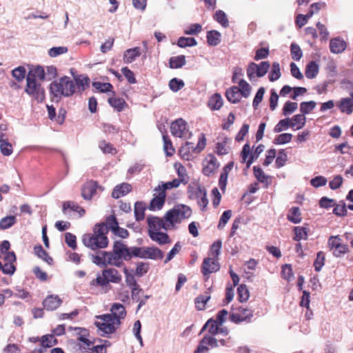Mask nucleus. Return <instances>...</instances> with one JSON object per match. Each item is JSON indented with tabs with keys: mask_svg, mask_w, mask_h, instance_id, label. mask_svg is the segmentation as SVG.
Returning a JSON list of instances; mask_svg holds the SVG:
<instances>
[{
	"mask_svg": "<svg viewBox=\"0 0 353 353\" xmlns=\"http://www.w3.org/2000/svg\"><path fill=\"white\" fill-rule=\"evenodd\" d=\"M214 19L219 23L223 27L227 28L229 26L228 19L226 14L223 10H217L214 16Z\"/></svg>",
	"mask_w": 353,
	"mask_h": 353,
	"instance_id": "a18cd8bd",
	"label": "nucleus"
},
{
	"mask_svg": "<svg viewBox=\"0 0 353 353\" xmlns=\"http://www.w3.org/2000/svg\"><path fill=\"white\" fill-rule=\"evenodd\" d=\"M325 256L323 252H319L316 254V258L314 263V270L316 272H320L322 267L324 265Z\"/></svg>",
	"mask_w": 353,
	"mask_h": 353,
	"instance_id": "338daca9",
	"label": "nucleus"
},
{
	"mask_svg": "<svg viewBox=\"0 0 353 353\" xmlns=\"http://www.w3.org/2000/svg\"><path fill=\"white\" fill-rule=\"evenodd\" d=\"M99 148L104 154H116L117 150L113 145L105 140H102L99 143Z\"/></svg>",
	"mask_w": 353,
	"mask_h": 353,
	"instance_id": "6e6d98bb",
	"label": "nucleus"
},
{
	"mask_svg": "<svg viewBox=\"0 0 353 353\" xmlns=\"http://www.w3.org/2000/svg\"><path fill=\"white\" fill-rule=\"evenodd\" d=\"M319 66L316 61H312L307 64L305 68V76L307 79H312L316 77L319 73Z\"/></svg>",
	"mask_w": 353,
	"mask_h": 353,
	"instance_id": "bb28decb",
	"label": "nucleus"
},
{
	"mask_svg": "<svg viewBox=\"0 0 353 353\" xmlns=\"http://www.w3.org/2000/svg\"><path fill=\"white\" fill-rule=\"evenodd\" d=\"M210 296L208 294L199 296L195 299L196 307L199 310H203L205 308V304L210 300Z\"/></svg>",
	"mask_w": 353,
	"mask_h": 353,
	"instance_id": "680f3d73",
	"label": "nucleus"
},
{
	"mask_svg": "<svg viewBox=\"0 0 353 353\" xmlns=\"http://www.w3.org/2000/svg\"><path fill=\"white\" fill-rule=\"evenodd\" d=\"M103 274L106 276L108 283H118L121 281V275L114 268H108L103 270Z\"/></svg>",
	"mask_w": 353,
	"mask_h": 353,
	"instance_id": "5701e85b",
	"label": "nucleus"
},
{
	"mask_svg": "<svg viewBox=\"0 0 353 353\" xmlns=\"http://www.w3.org/2000/svg\"><path fill=\"white\" fill-rule=\"evenodd\" d=\"M108 103L118 112L122 111L123 107L126 105L125 101L122 98L110 97Z\"/></svg>",
	"mask_w": 353,
	"mask_h": 353,
	"instance_id": "ea45409f",
	"label": "nucleus"
},
{
	"mask_svg": "<svg viewBox=\"0 0 353 353\" xmlns=\"http://www.w3.org/2000/svg\"><path fill=\"white\" fill-rule=\"evenodd\" d=\"M166 194L163 192L154 191L153 198L150 201L149 209L150 210H161L165 201Z\"/></svg>",
	"mask_w": 353,
	"mask_h": 353,
	"instance_id": "f3484780",
	"label": "nucleus"
},
{
	"mask_svg": "<svg viewBox=\"0 0 353 353\" xmlns=\"http://www.w3.org/2000/svg\"><path fill=\"white\" fill-rule=\"evenodd\" d=\"M101 321H96L94 325L100 331L101 336L112 334L116 330V325H119L121 321L112 314H103L97 317Z\"/></svg>",
	"mask_w": 353,
	"mask_h": 353,
	"instance_id": "39448f33",
	"label": "nucleus"
},
{
	"mask_svg": "<svg viewBox=\"0 0 353 353\" xmlns=\"http://www.w3.org/2000/svg\"><path fill=\"white\" fill-rule=\"evenodd\" d=\"M218 167L219 164L217 163L216 159L212 157L208 162L207 165L203 168V172L205 175L209 176L212 174Z\"/></svg>",
	"mask_w": 353,
	"mask_h": 353,
	"instance_id": "4c0bfd02",
	"label": "nucleus"
},
{
	"mask_svg": "<svg viewBox=\"0 0 353 353\" xmlns=\"http://www.w3.org/2000/svg\"><path fill=\"white\" fill-rule=\"evenodd\" d=\"M90 285L92 286L99 285L105 289L109 287L108 281L103 274L101 275L99 274L95 279H93L90 282Z\"/></svg>",
	"mask_w": 353,
	"mask_h": 353,
	"instance_id": "603ef678",
	"label": "nucleus"
},
{
	"mask_svg": "<svg viewBox=\"0 0 353 353\" xmlns=\"http://www.w3.org/2000/svg\"><path fill=\"white\" fill-rule=\"evenodd\" d=\"M298 108V104L295 102L288 101L285 103L283 108V114L286 116L294 112Z\"/></svg>",
	"mask_w": 353,
	"mask_h": 353,
	"instance_id": "774afa93",
	"label": "nucleus"
},
{
	"mask_svg": "<svg viewBox=\"0 0 353 353\" xmlns=\"http://www.w3.org/2000/svg\"><path fill=\"white\" fill-rule=\"evenodd\" d=\"M188 197L192 200H196L201 210H203L208 204L207 191L204 186L194 183L188 188Z\"/></svg>",
	"mask_w": 353,
	"mask_h": 353,
	"instance_id": "423d86ee",
	"label": "nucleus"
},
{
	"mask_svg": "<svg viewBox=\"0 0 353 353\" xmlns=\"http://www.w3.org/2000/svg\"><path fill=\"white\" fill-rule=\"evenodd\" d=\"M185 57L184 55L172 57L170 59V67L171 68H179L185 65Z\"/></svg>",
	"mask_w": 353,
	"mask_h": 353,
	"instance_id": "e433bc0d",
	"label": "nucleus"
},
{
	"mask_svg": "<svg viewBox=\"0 0 353 353\" xmlns=\"http://www.w3.org/2000/svg\"><path fill=\"white\" fill-rule=\"evenodd\" d=\"M170 131L173 136L183 139H190L192 135L188 128V123L183 119H178L173 121L170 125Z\"/></svg>",
	"mask_w": 353,
	"mask_h": 353,
	"instance_id": "6e6552de",
	"label": "nucleus"
},
{
	"mask_svg": "<svg viewBox=\"0 0 353 353\" xmlns=\"http://www.w3.org/2000/svg\"><path fill=\"white\" fill-rule=\"evenodd\" d=\"M11 74L18 82H21L26 76V70L24 66L20 65L13 69Z\"/></svg>",
	"mask_w": 353,
	"mask_h": 353,
	"instance_id": "c9c22d12",
	"label": "nucleus"
},
{
	"mask_svg": "<svg viewBox=\"0 0 353 353\" xmlns=\"http://www.w3.org/2000/svg\"><path fill=\"white\" fill-rule=\"evenodd\" d=\"M219 324L217 321L212 319H210L201 329V332L204 331L208 327H209L208 332L212 336L216 335L219 332Z\"/></svg>",
	"mask_w": 353,
	"mask_h": 353,
	"instance_id": "473e14b6",
	"label": "nucleus"
},
{
	"mask_svg": "<svg viewBox=\"0 0 353 353\" xmlns=\"http://www.w3.org/2000/svg\"><path fill=\"white\" fill-rule=\"evenodd\" d=\"M328 245L333 254L337 257L341 256L348 250L347 245L342 243L341 239L338 236H330L328 240Z\"/></svg>",
	"mask_w": 353,
	"mask_h": 353,
	"instance_id": "9b49d317",
	"label": "nucleus"
},
{
	"mask_svg": "<svg viewBox=\"0 0 353 353\" xmlns=\"http://www.w3.org/2000/svg\"><path fill=\"white\" fill-rule=\"evenodd\" d=\"M68 51V48L65 46L53 47L48 50V55L50 57H56L59 55L67 53Z\"/></svg>",
	"mask_w": 353,
	"mask_h": 353,
	"instance_id": "0e129e2a",
	"label": "nucleus"
},
{
	"mask_svg": "<svg viewBox=\"0 0 353 353\" xmlns=\"http://www.w3.org/2000/svg\"><path fill=\"white\" fill-rule=\"evenodd\" d=\"M346 48V43L344 40L339 38H334L330 40V51L335 54L343 52Z\"/></svg>",
	"mask_w": 353,
	"mask_h": 353,
	"instance_id": "aec40b11",
	"label": "nucleus"
},
{
	"mask_svg": "<svg viewBox=\"0 0 353 353\" xmlns=\"http://www.w3.org/2000/svg\"><path fill=\"white\" fill-rule=\"evenodd\" d=\"M238 83L241 96L245 98L248 97L251 92V86L250 84L243 79H240Z\"/></svg>",
	"mask_w": 353,
	"mask_h": 353,
	"instance_id": "49530a36",
	"label": "nucleus"
},
{
	"mask_svg": "<svg viewBox=\"0 0 353 353\" xmlns=\"http://www.w3.org/2000/svg\"><path fill=\"white\" fill-rule=\"evenodd\" d=\"M206 143V139L205 137L204 134H201V137L199 139V142L196 147L194 146V143H192V145H190V151L193 152L194 153H199L201 152L205 148Z\"/></svg>",
	"mask_w": 353,
	"mask_h": 353,
	"instance_id": "09e8293b",
	"label": "nucleus"
},
{
	"mask_svg": "<svg viewBox=\"0 0 353 353\" xmlns=\"http://www.w3.org/2000/svg\"><path fill=\"white\" fill-rule=\"evenodd\" d=\"M17 222V218L14 215L7 216L0 221V230H4L13 226Z\"/></svg>",
	"mask_w": 353,
	"mask_h": 353,
	"instance_id": "f704fd0d",
	"label": "nucleus"
},
{
	"mask_svg": "<svg viewBox=\"0 0 353 353\" xmlns=\"http://www.w3.org/2000/svg\"><path fill=\"white\" fill-rule=\"evenodd\" d=\"M104 266L121 267L123 261H130V248L121 240L114 242L112 251H103Z\"/></svg>",
	"mask_w": 353,
	"mask_h": 353,
	"instance_id": "f257e3e1",
	"label": "nucleus"
},
{
	"mask_svg": "<svg viewBox=\"0 0 353 353\" xmlns=\"http://www.w3.org/2000/svg\"><path fill=\"white\" fill-rule=\"evenodd\" d=\"M74 82L77 93L81 94L87 88L89 87L90 80L87 75L79 74L74 75Z\"/></svg>",
	"mask_w": 353,
	"mask_h": 353,
	"instance_id": "dca6fc26",
	"label": "nucleus"
},
{
	"mask_svg": "<svg viewBox=\"0 0 353 353\" xmlns=\"http://www.w3.org/2000/svg\"><path fill=\"white\" fill-rule=\"evenodd\" d=\"M264 148L265 146L263 144H260L256 147L255 150L252 153H251L250 157L247 161V168H250V166L252 165L254 161L256 159L259 157V155L263 152Z\"/></svg>",
	"mask_w": 353,
	"mask_h": 353,
	"instance_id": "864d4df0",
	"label": "nucleus"
},
{
	"mask_svg": "<svg viewBox=\"0 0 353 353\" xmlns=\"http://www.w3.org/2000/svg\"><path fill=\"white\" fill-rule=\"evenodd\" d=\"M97 189L103 190V188L98 185L97 181H88L81 188V196L85 200H91L96 194Z\"/></svg>",
	"mask_w": 353,
	"mask_h": 353,
	"instance_id": "ddd939ff",
	"label": "nucleus"
},
{
	"mask_svg": "<svg viewBox=\"0 0 353 353\" xmlns=\"http://www.w3.org/2000/svg\"><path fill=\"white\" fill-rule=\"evenodd\" d=\"M281 76L280 65L278 62H274L269 74V80L272 82L278 80Z\"/></svg>",
	"mask_w": 353,
	"mask_h": 353,
	"instance_id": "58836bf2",
	"label": "nucleus"
},
{
	"mask_svg": "<svg viewBox=\"0 0 353 353\" xmlns=\"http://www.w3.org/2000/svg\"><path fill=\"white\" fill-rule=\"evenodd\" d=\"M316 103L314 101H304L300 104V111L305 116L315 108Z\"/></svg>",
	"mask_w": 353,
	"mask_h": 353,
	"instance_id": "3c124183",
	"label": "nucleus"
},
{
	"mask_svg": "<svg viewBox=\"0 0 353 353\" xmlns=\"http://www.w3.org/2000/svg\"><path fill=\"white\" fill-rule=\"evenodd\" d=\"M62 303V300L58 295H49L43 301V305L47 310H55Z\"/></svg>",
	"mask_w": 353,
	"mask_h": 353,
	"instance_id": "a211bd4d",
	"label": "nucleus"
},
{
	"mask_svg": "<svg viewBox=\"0 0 353 353\" xmlns=\"http://www.w3.org/2000/svg\"><path fill=\"white\" fill-rule=\"evenodd\" d=\"M292 138V134L290 133H283L277 136L274 140V143L277 145H281L289 143Z\"/></svg>",
	"mask_w": 353,
	"mask_h": 353,
	"instance_id": "e2e57ef3",
	"label": "nucleus"
},
{
	"mask_svg": "<svg viewBox=\"0 0 353 353\" xmlns=\"http://www.w3.org/2000/svg\"><path fill=\"white\" fill-rule=\"evenodd\" d=\"M68 208L71 209L72 211L78 212L81 216H83L85 212L84 209L73 201H67L63 203V211L65 212Z\"/></svg>",
	"mask_w": 353,
	"mask_h": 353,
	"instance_id": "8fccbe9b",
	"label": "nucleus"
},
{
	"mask_svg": "<svg viewBox=\"0 0 353 353\" xmlns=\"http://www.w3.org/2000/svg\"><path fill=\"white\" fill-rule=\"evenodd\" d=\"M192 214L191 208L183 204L176 205L165 214V219L169 221L172 230L176 228V224L182 220L189 218Z\"/></svg>",
	"mask_w": 353,
	"mask_h": 353,
	"instance_id": "7ed1b4c3",
	"label": "nucleus"
},
{
	"mask_svg": "<svg viewBox=\"0 0 353 353\" xmlns=\"http://www.w3.org/2000/svg\"><path fill=\"white\" fill-rule=\"evenodd\" d=\"M305 119L303 114H296L290 121V127L296 130L301 129L305 124Z\"/></svg>",
	"mask_w": 353,
	"mask_h": 353,
	"instance_id": "7c9ffc66",
	"label": "nucleus"
},
{
	"mask_svg": "<svg viewBox=\"0 0 353 353\" xmlns=\"http://www.w3.org/2000/svg\"><path fill=\"white\" fill-rule=\"evenodd\" d=\"M288 219L294 223H299L301 222V213L298 207H293L290 210L288 214Z\"/></svg>",
	"mask_w": 353,
	"mask_h": 353,
	"instance_id": "a19ab883",
	"label": "nucleus"
},
{
	"mask_svg": "<svg viewBox=\"0 0 353 353\" xmlns=\"http://www.w3.org/2000/svg\"><path fill=\"white\" fill-rule=\"evenodd\" d=\"M0 150L3 155L10 156L12 153V145L6 140H0Z\"/></svg>",
	"mask_w": 353,
	"mask_h": 353,
	"instance_id": "052dcab7",
	"label": "nucleus"
},
{
	"mask_svg": "<svg viewBox=\"0 0 353 353\" xmlns=\"http://www.w3.org/2000/svg\"><path fill=\"white\" fill-rule=\"evenodd\" d=\"M294 231L295 236L293 238L294 241L306 240L307 239V230L305 227H294Z\"/></svg>",
	"mask_w": 353,
	"mask_h": 353,
	"instance_id": "79ce46f5",
	"label": "nucleus"
},
{
	"mask_svg": "<svg viewBox=\"0 0 353 353\" xmlns=\"http://www.w3.org/2000/svg\"><path fill=\"white\" fill-rule=\"evenodd\" d=\"M26 79H30L33 81L38 79L43 81L46 79V72L44 68L40 65L32 67L27 74Z\"/></svg>",
	"mask_w": 353,
	"mask_h": 353,
	"instance_id": "6ab92c4d",
	"label": "nucleus"
},
{
	"mask_svg": "<svg viewBox=\"0 0 353 353\" xmlns=\"http://www.w3.org/2000/svg\"><path fill=\"white\" fill-rule=\"evenodd\" d=\"M83 243L85 246L92 250L105 248L108 245V239L107 236H99L94 234H85L83 236Z\"/></svg>",
	"mask_w": 353,
	"mask_h": 353,
	"instance_id": "0eeeda50",
	"label": "nucleus"
},
{
	"mask_svg": "<svg viewBox=\"0 0 353 353\" xmlns=\"http://www.w3.org/2000/svg\"><path fill=\"white\" fill-rule=\"evenodd\" d=\"M222 247V241L219 239L214 241L210 246V256L211 258L217 259L221 253V249Z\"/></svg>",
	"mask_w": 353,
	"mask_h": 353,
	"instance_id": "c03bdc74",
	"label": "nucleus"
},
{
	"mask_svg": "<svg viewBox=\"0 0 353 353\" xmlns=\"http://www.w3.org/2000/svg\"><path fill=\"white\" fill-rule=\"evenodd\" d=\"M353 107V101L350 98H343L341 100L339 104V108L342 112H345L348 114L352 112V108Z\"/></svg>",
	"mask_w": 353,
	"mask_h": 353,
	"instance_id": "72a5a7b5",
	"label": "nucleus"
},
{
	"mask_svg": "<svg viewBox=\"0 0 353 353\" xmlns=\"http://www.w3.org/2000/svg\"><path fill=\"white\" fill-rule=\"evenodd\" d=\"M190 145H192V142L186 141L185 143V144L183 145L179 150V153L180 156L183 159H185L187 161H190L192 157V155L191 154V152L190 151Z\"/></svg>",
	"mask_w": 353,
	"mask_h": 353,
	"instance_id": "37998d69",
	"label": "nucleus"
},
{
	"mask_svg": "<svg viewBox=\"0 0 353 353\" xmlns=\"http://www.w3.org/2000/svg\"><path fill=\"white\" fill-rule=\"evenodd\" d=\"M150 238L159 243V245H164L171 242L168 234L165 232H155L149 234Z\"/></svg>",
	"mask_w": 353,
	"mask_h": 353,
	"instance_id": "b1692460",
	"label": "nucleus"
},
{
	"mask_svg": "<svg viewBox=\"0 0 353 353\" xmlns=\"http://www.w3.org/2000/svg\"><path fill=\"white\" fill-rule=\"evenodd\" d=\"M130 260L132 257H139L141 259H162L163 252L156 247H130Z\"/></svg>",
	"mask_w": 353,
	"mask_h": 353,
	"instance_id": "20e7f679",
	"label": "nucleus"
},
{
	"mask_svg": "<svg viewBox=\"0 0 353 353\" xmlns=\"http://www.w3.org/2000/svg\"><path fill=\"white\" fill-rule=\"evenodd\" d=\"M163 148L167 156H172L175 150L172 147V142L167 134H163Z\"/></svg>",
	"mask_w": 353,
	"mask_h": 353,
	"instance_id": "13d9d810",
	"label": "nucleus"
},
{
	"mask_svg": "<svg viewBox=\"0 0 353 353\" xmlns=\"http://www.w3.org/2000/svg\"><path fill=\"white\" fill-rule=\"evenodd\" d=\"M225 96L227 99L232 103H236L240 101L241 97H242L238 86H232L225 92Z\"/></svg>",
	"mask_w": 353,
	"mask_h": 353,
	"instance_id": "4be33fe9",
	"label": "nucleus"
},
{
	"mask_svg": "<svg viewBox=\"0 0 353 353\" xmlns=\"http://www.w3.org/2000/svg\"><path fill=\"white\" fill-rule=\"evenodd\" d=\"M223 104V99L220 94H214L209 99L208 105L212 110H219Z\"/></svg>",
	"mask_w": 353,
	"mask_h": 353,
	"instance_id": "393cba45",
	"label": "nucleus"
},
{
	"mask_svg": "<svg viewBox=\"0 0 353 353\" xmlns=\"http://www.w3.org/2000/svg\"><path fill=\"white\" fill-rule=\"evenodd\" d=\"M74 329L75 330H80L81 333H83L77 338V340L79 342L78 345L80 352L83 353L87 352L88 350H91L93 343L86 339L85 333L87 332V330L80 327H74Z\"/></svg>",
	"mask_w": 353,
	"mask_h": 353,
	"instance_id": "2eb2a0df",
	"label": "nucleus"
},
{
	"mask_svg": "<svg viewBox=\"0 0 353 353\" xmlns=\"http://www.w3.org/2000/svg\"><path fill=\"white\" fill-rule=\"evenodd\" d=\"M25 92L37 101L41 102L45 99L44 90L36 81L26 79Z\"/></svg>",
	"mask_w": 353,
	"mask_h": 353,
	"instance_id": "9d476101",
	"label": "nucleus"
},
{
	"mask_svg": "<svg viewBox=\"0 0 353 353\" xmlns=\"http://www.w3.org/2000/svg\"><path fill=\"white\" fill-rule=\"evenodd\" d=\"M50 91L57 98L69 97L76 93L75 84L70 77L64 76L50 83Z\"/></svg>",
	"mask_w": 353,
	"mask_h": 353,
	"instance_id": "f03ea898",
	"label": "nucleus"
},
{
	"mask_svg": "<svg viewBox=\"0 0 353 353\" xmlns=\"http://www.w3.org/2000/svg\"><path fill=\"white\" fill-rule=\"evenodd\" d=\"M177 45L181 48L192 47L197 45L196 39L193 37H183L179 39Z\"/></svg>",
	"mask_w": 353,
	"mask_h": 353,
	"instance_id": "de8ad7c7",
	"label": "nucleus"
},
{
	"mask_svg": "<svg viewBox=\"0 0 353 353\" xmlns=\"http://www.w3.org/2000/svg\"><path fill=\"white\" fill-rule=\"evenodd\" d=\"M252 312L247 308L239 307L232 312L229 316L230 320L235 323H240L252 317Z\"/></svg>",
	"mask_w": 353,
	"mask_h": 353,
	"instance_id": "f8f14e48",
	"label": "nucleus"
},
{
	"mask_svg": "<svg viewBox=\"0 0 353 353\" xmlns=\"http://www.w3.org/2000/svg\"><path fill=\"white\" fill-rule=\"evenodd\" d=\"M112 315L118 318L120 321L121 319H124L126 315L125 307L121 303H114L110 309Z\"/></svg>",
	"mask_w": 353,
	"mask_h": 353,
	"instance_id": "c756f323",
	"label": "nucleus"
},
{
	"mask_svg": "<svg viewBox=\"0 0 353 353\" xmlns=\"http://www.w3.org/2000/svg\"><path fill=\"white\" fill-rule=\"evenodd\" d=\"M219 268L220 265L217 262V259L208 257L203 261L201 271L204 275H208L217 272Z\"/></svg>",
	"mask_w": 353,
	"mask_h": 353,
	"instance_id": "4468645a",
	"label": "nucleus"
},
{
	"mask_svg": "<svg viewBox=\"0 0 353 353\" xmlns=\"http://www.w3.org/2000/svg\"><path fill=\"white\" fill-rule=\"evenodd\" d=\"M34 252L39 258L46 261L48 264L50 265L52 263V258L48 255L46 250H44L42 245H39L34 246Z\"/></svg>",
	"mask_w": 353,
	"mask_h": 353,
	"instance_id": "cd10ccee",
	"label": "nucleus"
},
{
	"mask_svg": "<svg viewBox=\"0 0 353 353\" xmlns=\"http://www.w3.org/2000/svg\"><path fill=\"white\" fill-rule=\"evenodd\" d=\"M132 190V187L130 184L123 183L121 185H117L112 192V196L114 199H119L121 196L126 195Z\"/></svg>",
	"mask_w": 353,
	"mask_h": 353,
	"instance_id": "412c9836",
	"label": "nucleus"
},
{
	"mask_svg": "<svg viewBox=\"0 0 353 353\" xmlns=\"http://www.w3.org/2000/svg\"><path fill=\"white\" fill-rule=\"evenodd\" d=\"M147 223L148 225V235L152 232H161V229L165 231L172 230L169 221L165 219V216L163 218L149 216L147 218Z\"/></svg>",
	"mask_w": 353,
	"mask_h": 353,
	"instance_id": "1a4fd4ad",
	"label": "nucleus"
},
{
	"mask_svg": "<svg viewBox=\"0 0 353 353\" xmlns=\"http://www.w3.org/2000/svg\"><path fill=\"white\" fill-rule=\"evenodd\" d=\"M290 52L292 58L295 61H299L302 56L303 52L299 46L295 43H292L290 46Z\"/></svg>",
	"mask_w": 353,
	"mask_h": 353,
	"instance_id": "bf43d9fd",
	"label": "nucleus"
},
{
	"mask_svg": "<svg viewBox=\"0 0 353 353\" xmlns=\"http://www.w3.org/2000/svg\"><path fill=\"white\" fill-rule=\"evenodd\" d=\"M145 204L142 201H137L134 204V216L137 221L145 217Z\"/></svg>",
	"mask_w": 353,
	"mask_h": 353,
	"instance_id": "2f4dec72",
	"label": "nucleus"
},
{
	"mask_svg": "<svg viewBox=\"0 0 353 353\" xmlns=\"http://www.w3.org/2000/svg\"><path fill=\"white\" fill-rule=\"evenodd\" d=\"M237 291L239 301L245 302L249 299L250 293L245 285L241 284L239 286Z\"/></svg>",
	"mask_w": 353,
	"mask_h": 353,
	"instance_id": "4d7b16f0",
	"label": "nucleus"
},
{
	"mask_svg": "<svg viewBox=\"0 0 353 353\" xmlns=\"http://www.w3.org/2000/svg\"><path fill=\"white\" fill-rule=\"evenodd\" d=\"M141 55V50L139 47H135L127 50L124 52V61L125 63H130L133 62L135 59Z\"/></svg>",
	"mask_w": 353,
	"mask_h": 353,
	"instance_id": "a878e982",
	"label": "nucleus"
},
{
	"mask_svg": "<svg viewBox=\"0 0 353 353\" xmlns=\"http://www.w3.org/2000/svg\"><path fill=\"white\" fill-rule=\"evenodd\" d=\"M221 34L216 30H210L207 32V41L210 46H216L221 42Z\"/></svg>",
	"mask_w": 353,
	"mask_h": 353,
	"instance_id": "c85d7f7f",
	"label": "nucleus"
},
{
	"mask_svg": "<svg viewBox=\"0 0 353 353\" xmlns=\"http://www.w3.org/2000/svg\"><path fill=\"white\" fill-rule=\"evenodd\" d=\"M270 68V63L268 61H262L257 64V77H263L265 75Z\"/></svg>",
	"mask_w": 353,
	"mask_h": 353,
	"instance_id": "69168bd1",
	"label": "nucleus"
},
{
	"mask_svg": "<svg viewBox=\"0 0 353 353\" xmlns=\"http://www.w3.org/2000/svg\"><path fill=\"white\" fill-rule=\"evenodd\" d=\"M168 85L172 92H176L184 87L185 83L181 79L173 78L169 81Z\"/></svg>",
	"mask_w": 353,
	"mask_h": 353,
	"instance_id": "5fc2aeb1",
	"label": "nucleus"
}]
</instances>
